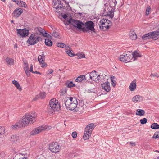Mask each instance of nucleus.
<instances>
[{
  "mask_svg": "<svg viewBox=\"0 0 159 159\" xmlns=\"http://www.w3.org/2000/svg\"><path fill=\"white\" fill-rule=\"evenodd\" d=\"M144 147L147 149H151V147H150V145L148 144H146L144 145Z\"/></svg>",
  "mask_w": 159,
  "mask_h": 159,
  "instance_id": "54",
  "label": "nucleus"
},
{
  "mask_svg": "<svg viewBox=\"0 0 159 159\" xmlns=\"http://www.w3.org/2000/svg\"><path fill=\"white\" fill-rule=\"evenodd\" d=\"M33 73L41 74V73L40 72L37 71H35Z\"/></svg>",
  "mask_w": 159,
  "mask_h": 159,
  "instance_id": "63",
  "label": "nucleus"
},
{
  "mask_svg": "<svg viewBox=\"0 0 159 159\" xmlns=\"http://www.w3.org/2000/svg\"><path fill=\"white\" fill-rule=\"evenodd\" d=\"M50 107L48 108V111L50 114L53 113L55 111H59L60 108V106L58 103L57 100L55 99H52L49 102Z\"/></svg>",
  "mask_w": 159,
  "mask_h": 159,
  "instance_id": "2",
  "label": "nucleus"
},
{
  "mask_svg": "<svg viewBox=\"0 0 159 159\" xmlns=\"http://www.w3.org/2000/svg\"><path fill=\"white\" fill-rule=\"evenodd\" d=\"M18 5L20 7H26L27 5L26 3H25L23 1H20L19 2Z\"/></svg>",
  "mask_w": 159,
  "mask_h": 159,
  "instance_id": "38",
  "label": "nucleus"
},
{
  "mask_svg": "<svg viewBox=\"0 0 159 159\" xmlns=\"http://www.w3.org/2000/svg\"><path fill=\"white\" fill-rule=\"evenodd\" d=\"M7 63L10 65H13L14 63V60L13 59L9 57H7L5 59Z\"/></svg>",
  "mask_w": 159,
  "mask_h": 159,
  "instance_id": "28",
  "label": "nucleus"
},
{
  "mask_svg": "<svg viewBox=\"0 0 159 159\" xmlns=\"http://www.w3.org/2000/svg\"><path fill=\"white\" fill-rule=\"evenodd\" d=\"M140 121L141 124L143 125L147 123V120L146 118H143L142 119H141L140 120Z\"/></svg>",
  "mask_w": 159,
  "mask_h": 159,
  "instance_id": "40",
  "label": "nucleus"
},
{
  "mask_svg": "<svg viewBox=\"0 0 159 159\" xmlns=\"http://www.w3.org/2000/svg\"><path fill=\"white\" fill-rule=\"evenodd\" d=\"M130 37L133 40H135L137 39V35L134 31H130L129 33Z\"/></svg>",
  "mask_w": 159,
  "mask_h": 159,
  "instance_id": "25",
  "label": "nucleus"
},
{
  "mask_svg": "<svg viewBox=\"0 0 159 159\" xmlns=\"http://www.w3.org/2000/svg\"><path fill=\"white\" fill-rule=\"evenodd\" d=\"M35 30L37 34H41L43 36L45 32V31L44 29L40 27H37L36 29Z\"/></svg>",
  "mask_w": 159,
  "mask_h": 159,
  "instance_id": "22",
  "label": "nucleus"
},
{
  "mask_svg": "<svg viewBox=\"0 0 159 159\" xmlns=\"http://www.w3.org/2000/svg\"><path fill=\"white\" fill-rule=\"evenodd\" d=\"M155 36L153 32H151L148 33L142 37V39L143 40H146L148 39H152L154 40H157L156 38L155 39Z\"/></svg>",
  "mask_w": 159,
  "mask_h": 159,
  "instance_id": "12",
  "label": "nucleus"
},
{
  "mask_svg": "<svg viewBox=\"0 0 159 159\" xmlns=\"http://www.w3.org/2000/svg\"><path fill=\"white\" fill-rule=\"evenodd\" d=\"M31 144L32 145L34 146L35 144V143L34 141H32L31 142Z\"/></svg>",
  "mask_w": 159,
  "mask_h": 159,
  "instance_id": "64",
  "label": "nucleus"
},
{
  "mask_svg": "<svg viewBox=\"0 0 159 159\" xmlns=\"http://www.w3.org/2000/svg\"><path fill=\"white\" fill-rule=\"evenodd\" d=\"M99 28L102 31H105L109 29L112 25V23L107 19H102L99 24Z\"/></svg>",
  "mask_w": 159,
  "mask_h": 159,
  "instance_id": "4",
  "label": "nucleus"
},
{
  "mask_svg": "<svg viewBox=\"0 0 159 159\" xmlns=\"http://www.w3.org/2000/svg\"><path fill=\"white\" fill-rule=\"evenodd\" d=\"M53 72V70L52 69H50L48 70L47 72V74H52Z\"/></svg>",
  "mask_w": 159,
  "mask_h": 159,
  "instance_id": "53",
  "label": "nucleus"
},
{
  "mask_svg": "<svg viewBox=\"0 0 159 159\" xmlns=\"http://www.w3.org/2000/svg\"><path fill=\"white\" fill-rule=\"evenodd\" d=\"M24 126H25L23 125L22 124L21 122V121H19L16 123L15 125H12V127L13 129L15 130Z\"/></svg>",
  "mask_w": 159,
  "mask_h": 159,
  "instance_id": "18",
  "label": "nucleus"
},
{
  "mask_svg": "<svg viewBox=\"0 0 159 159\" xmlns=\"http://www.w3.org/2000/svg\"><path fill=\"white\" fill-rule=\"evenodd\" d=\"M45 43L46 45L48 46H51L52 45V41L48 39H46L45 40Z\"/></svg>",
  "mask_w": 159,
  "mask_h": 159,
  "instance_id": "30",
  "label": "nucleus"
},
{
  "mask_svg": "<svg viewBox=\"0 0 159 159\" xmlns=\"http://www.w3.org/2000/svg\"><path fill=\"white\" fill-rule=\"evenodd\" d=\"M21 155H23V154L21 153L16 154L13 158L14 159H22L21 158Z\"/></svg>",
  "mask_w": 159,
  "mask_h": 159,
  "instance_id": "43",
  "label": "nucleus"
},
{
  "mask_svg": "<svg viewBox=\"0 0 159 159\" xmlns=\"http://www.w3.org/2000/svg\"><path fill=\"white\" fill-rule=\"evenodd\" d=\"M17 33L20 36L24 37L28 35L29 30L26 29H17Z\"/></svg>",
  "mask_w": 159,
  "mask_h": 159,
  "instance_id": "13",
  "label": "nucleus"
},
{
  "mask_svg": "<svg viewBox=\"0 0 159 159\" xmlns=\"http://www.w3.org/2000/svg\"><path fill=\"white\" fill-rule=\"evenodd\" d=\"M61 146L59 143L57 142H52L49 143V149L51 152L54 153H56L59 152Z\"/></svg>",
  "mask_w": 159,
  "mask_h": 159,
  "instance_id": "6",
  "label": "nucleus"
},
{
  "mask_svg": "<svg viewBox=\"0 0 159 159\" xmlns=\"http://www.w3.org/2000/svg\"><path fill=\"white\" fill-rule=\"evenodd\" d=\"M81 104H83L82 105H80V106L78 107V110L79 111H83L84 110V107H85V106L84 105L82 102H81Z\"/></svg>",
  "mask_w": 159,
  "mask_h": 159,
  "instance_id": "37",
  "label": "nucleus"
},
{
  "mask_svg": "<svg viewBox=\"0 0 159 159\" xmlns=\"http://www.w3.org/2000/svg\"><path fill=\"white\" fill-rule=\"evenodd\" d=\"M88 127H89L91 130H93L94 128V124L93 123H91L87 126Z\"/></svg>",
  "mask_w": 159,
  "mask_h": 159,
  "instance_id": "41",
  "label": "nucleus"
},
{
  "mask_svg": "<svg viewBox=\"0 0 159 159\" xmlns=\"http://www.w3.org/2000/svg\"><path fill=\"white\" fill-rule=\"evenodd\" d=\"M54 2L55 6H56L54 8V10L57 13L62 12L63 6L61 4V1L60 0H55Z\"/></svg>",
  "mask_w": 159,
  "mask_h": 159,
  "instance_id": "10",
  "label": "nucleus"
},
{
  "mask_svg": "<svg viewBox=\"0 0 159 159\" xmlns=\"http://www.w3.org/2000/svg\"><path fill=\"white\" fill-rule=\"evenodd\" d=\"M132 100L134 102L136 103L143 101V98L141 96L137 95L133 98Z\"/></svg>",
  "mask_w": 159,
  "mask_h": 159,
  "instance_id": "19",
  "label": "nucleus"
},
{
  "mask_svg": "<svg viewBox=\"0 0 159 159\" xmlns=\"http://www.w3.org/2000/svg\"><path fill=\"white\" fill-rule=\"evenodd\" d=\"M52 35V36L54 37L55 38H57L59 36V34L58 33L56 32H53Z\"/></svg>",
  "mask_w": 159,
  "mask_h": 159,
  "instance_id": "48",
  "label": "nucleus"
},
{
  "mask_svg": "<svg viewBox=\"0 0 159 159\" xmlns=\"http://www.w3.org/2000/svg\"><path fill=\"white\" fill-rule=\"evenodd\" d=\"M141 57V55L139 54L137 51H135L132 54L131 57L134 59L133 61L135 60L137 57Z\"/></svg>",
  "mask_w": 159,
  "mask_h": 159,
  "instance_id": "23",
  "label": "nucleus"
},
{
  "mask_svg": "<svg viewBox=\"0 0 159 159\" xmlns=\"http://www.w3.org/2000/svg\"><path fill=\"white\" fill-rule=\"evenodd\" d=\"M154 34L155 36V39L156 38L157 39L159 38V28H158L156 31H153Z\"/></svg>",
  "mask_w": 159,
  "mask_h": 159,
  "instance_id": "32",
  "label": "nucleus"
},
{
  "mask_svg": "<svg viewBox=\"0 0 159 159\" xmlns=\"http://www.w3.org/2000/svg\"><path fill=\"white\" fill-rule=\"evenodd\" d=\"M78 102L75 101L74 102V103H71L70 104L69 103L68 105H65L66 108L67 109L69 110L74 111H77L78 110V108L77 106Z\"/></svg>",
  "mask_w": 159,
  "mask_h": 159,
  "instance_id": "11",
  "label": "nucleus"
},
{
  "mask_svg": "<svg viewBox=\"0 0 159 159\" xmlns=\"http://www.w3.org/2000/svg\"><path fill=\"white\" fill-rule=\"evenodd\" d=\"M29 71L33 73L34 72L33 71V67L30 68V70Z\"/></svg>",
  "mask_w": 159,
  "mask_h": 159,
  "instance_id": "61",
  "label": "nucleus"
},
{
  "mask_svg": "<svg viewBox=\"0 0 159 159\" xmlns=\"http://www.w3.org/2000/svg\"><path fill=\"white\" fill-rule=\"evenodd\" d=\"M72 136L73 138H76L77 136V133L76 132H74L72 133Z\"/></svg>",
  "mask_w": 159,
  "mask_h": 159,
  "instance_id": "52",
  "label": "nucleus"
},
{
  "mask_svg": "<svg viewBox=\"0 0 159 159\" xmlns=\"http://www.w3.org/2000/svg\"><path fill=\"white\" fill-rule=\"evenodd\" d=\"M67 87L69 88H71L75 86V84L72 82H70L68 84H67Z\"/></svg>",
  "mask_w": 159,
  "mask_h": 159,
  "instance_id": "45",
  "label": "nucleus"
},
{
  "mask_svg": "<svg viewBox=\"0 0 159 159\" xmlns=\"http://www.w3.org/2000/svg\"><path fill=\"white\" fill-rule=\"evenodd\" d=\"M75 101V102H77V99L75 97H66L64 99V104L65 105H68L69 103H74Z\"/></svg>",
  "mask_w": 159,
  "mask_h": 159,
  "instance_id": "15",
  "label": "nucleus"
},
{
  "mask_svg": "<svg viewBox=\"0 0 159 159\" xmlns=\"http://www.w3.org/2000/svg\"><path fill=\"white\" fill-rule=\"evenodd\" d=\"M5 129L4 127L0 126V134H3L5 133Z\"/></svg>",
  "mask_w": 159,
  "mask_h": 159,
  "instance_id": "42",
  "label": "nucleus"
},
{
  "mask_svg": "<svg viewBox=\"0 0 159 159\" xmlns=\"http://www.w3.org/2000/svg\"><path fill=\"white\" fill-rule=\"evenodd\" d=\"M51 127L50 126L43 125L33 129L30 133V135H35L43 130H48L51 129Z\"/></svg>",
  "mask_w": 159,
  "mask_h": 159,
  "instance_id": "5",
  "label": "nucleus"
},
{
  "mask_svg": "<svg viewBox=\"0 0 159 159\" xmlns=\"http://www.w3.org/2000/svg\"><path fill=\"white\" fill-rule=\"evenodd\" d=\"M43 36H44L47 37L49 38H51V35L48 34H47L46 32H45L44 35Z\"/></svg>",
  "mask_w": 159,
  "mask_h": 159,
  "instance_id": "55",
  "label": "nucleus"
},
{
  "mask_svg": "<svg viewBox=\"0 0 159 159\" xmlns=\"http://www.w3.org/2000/svg\"><path fill=\"white\" fill-rule=\"evenodd\" d=\"M145 113V111L143 110L138 109L136 110V114L140 116H143Z\"/></svg>",
  "mask_w": 159,
  "mask_h": 159,
  "instance_id": "27",
  "label": "nucleus"
},
{
  "mask_svg": "<svg viewBox=\"0 0 159 159\" xmlns=\"http://www.w3.org/2000/svg\"><path fill=\"white\" fill-rule=\"evenodd\" d=\"M23 12V10L21 8H17L16 9L12 15L13 16L16 18H18Z\"/></svg>",
  "mask_w": 159,
  "mask_h": 159,
  "instance_id": "17",
  "label": "nucleus"
},
{
  "mask_svg": "<svg viewBox=\"0 0 159 159\" xmlns=\"http://www.w3.org/2000/svg\"><path fill=\"white\" fill-rule=\"evenodd\" d=\"M12 84L16 87L17 89L20 91H21L22 89L19 83L16 80H13L12 81Z\"/></svg>",
  "mask_w": 159,
  "mask_h": 159,
  "instance_id": "26",
  "label": "nucleus"
},
{
  "mask_svg": "<svg viewBox=\"0 0 159 159\" xmlns=\"http://www.w3.org/2000/svg\"><path fill=\"white\" fill-rule=\"evenodd\" d=\"M131 57V55L130 52H128L127 53L124 55H120V61L124 62L125 63L131 61L130 59Z\"/></svg>",
  "mask_w": 159,
  "mask_h": 159,
  "instance_id": "9",
  "label": "nucleus"
},
{
  "mask_svg": "<svg viewBox=\"0 0 159 159\" xmlns=\"http://www.w3.org/2000/svg\"><path fill=\"white\" fill-rule=\"evenodd\" d=\"M159 137V132H158L157 133H155L153 136L152 137L153 138H157Z\"/></svg>",
  "mask_w": 159,
  "mask_h": 159,
  "instance_id": "51",
  "label": "nucleus"
},
{
  "mask_svg": "<svg viewBox=\"0 0 159 159\" xmlns=\"http://www.w3.org/2000/svg\"><path fill=\"white\" fill-rule=\"evenodd\" d=\"M41 40V37L38 36L37 34H32L29 37L27 42L30 45H34Z\"/></svg>",
  "mask_w": 159,
  "mask_h": 159,
  "instance_id": "7",
  "label": "nucleus"
},
{
  "mask_svg": "<svg viewBox=\"0 0 159 159\" xmlns=\"http://www.w3.org/2000/svg\"><path fill=\"white\" fill-rule=\"evenodd\" d=\"M67 91V89L66 88H63L60 90L61 95H63L66 94Z\"/></svg>",
  "mask_w": 159,
  "mask_h": 159,
  "instance_id": "39",
  "label": "nucleus"
},
{
  "mask_svg": "<svg viewBox=\"0 0 159 159\" xmlns=\"http://www.w3.org/2000/svg\"><path fill=\"white\" fill-rule=\"evenodd\" d=\"M111 80L112 82L115 83L116 81V78L114 76H112L111 77Z\"/></svg>",
  "mask_w": 159,
  "mask_h": 159,
  "instance_id": "50",
  "label": "nucleus"
},
{
  "mask_svg": "<svg viewBox=\"0 0 159 159\" xmlns=\"http://www.w3.org/2000/svg\"><path fill=\"white\" fill-rule=\"evenodd\" d=\"M69 55H69L70 57L75 55L74 54H73L72 53L71 51L70 52Z\"/></svg>",
  "mask_w": 159,
  "mask_h": 159,
  "instance_id": "60",
  "label": "nucleus"
},
{
  "mask_svg": "<svg viewBox=\"0 0 159 159\" xmlns=\"http://www.w3.org/2000/svg\"><path fill=\"white\" fill-rule=\"evenodd\" d=\"M39 98V96L38 95H36L35 97L34 98L33 100V101H36Z\"/></svg>",
  "mask_w": 159,
  "mask_h": 159,
  "instance_id": "59",
  "label": "nucleus"
},
{
  "mask_svg": "<svg viewBox=\"0 0 159 159\" xmlns=\"http://www.w3.org/2000/svg\"><path fill=\"white\" fill-rule=\"evenodd\" d=\"M153 76V77H157V78L159 76L157 74H151L150 75V76Z\"/></svg>",
  "mask_w": 159,
  "mask_h": 159,
  "instance_id": "58",
  "label": "nucleus"
},
{
  "mask_svg": "<svg viewBox=\"0 0 159 159\" xmlns=\"http://www.w3.org/2000/svg\"><path fill=\"white\" fill-rule=\"evenodd\" d=\"M151 127L153 129H159V125L157 123H154L152 125Z\"/></svg>",
  "mask_w": 159,
  "mask_h": 159,
  "instance_id": "31",
  "label": "nucleus"
},
{
  "mask_svg": "<svg viewBox=\"0 0 159 159\" xmlns=\"http://www.w3.org/2000/svg\"><path fill=\"white\" fill-rule=\"evenodd\" d=\"M62 17L64 19H66L67 18V16L66 14H64L63 16H62Z\"/></svg>",
  "mask_w": 159,
  "mask_h": 159,
  "instance_id": "62",
  "label": "nucleus"
},
{
  "mask_svg": "<svg viewBox=\"0 0 159 159\" xmlns=\"http://www.w3.org/2000/svg\"><path fill=\"white\" fill-rule=\"evenodd\" d=\"M35 116H36L34 114L31 115L30 113H27L22 118L21 120V122L23 125L25 126L31 124L35 122Z\"/></svg>",
  "mask_w": 159,
  "mask_h": 159,
  "instance_id": "1",
  "label": "nucleus"
},
{
  "mask_svg": "<svg viewBox=\"0 0 159 159\" xmlns=\"http://www.w3.org/2000/svg\"><path fill=\"white\" fill-rule=\"evenodd\" d=\"M46 95V93L45 92H41L39 94V97L41 99L44 98Z\"/></svg>",
  "mask_w": 159,
  "mask_h": 159,
  "instance_id": "36",
  "label": "nucleus"
},
{
  "mask_svg": "<svg viewBox=\"0 0 159 159\" xmlns=\"http://www.w3.org/2000/svg\"><path fill=\"white\" fill-rule=\"evenodd\" d=\"M40 64H41L42 66L41 67H44L47 66V64L44 62V61H43L42 63H40Z\"/></svg>",
  "mask_w": 159,
  "mask_h": 159,
  "instance_id": "56",
  "label": "nucleus"
},
{
  "mask_svg": "<svg viewBox=\"0 0 159 159\" xmlns=\"http://www.w3.org/2000/svg\"><path fill=\"white\" fill-rule=\"evenodd\" d=\"M76 55L78 56L79 58H84L85 55L84 54H82L80 53H79L76 54Z\"/></svg>",
  "mask_w": 159,
  "mask_h": 159,
  "instance_id": "44",
  "label": "nucleus"
},
{
  "mask_svg": "<svg viewBox=\"0 0 159 159\" xmlns=\"http://www.w3.org/2000/svg\"><path fill=\"white\" fill-rule=\"evenodd\" d=\"M96 71H93L90 73L89 75L90 78L93 81H95L96 80V78L97 76V74H96Z\"/></svg>",
  "mask_w": 159,
  "mask_h": 159,
  "instance_id": "20",
  "label": "nucleus"
},
{
  "mask_svg": "<svg viewBox=\"0 0 159 159\" xmlns=\"http://www.w3.org/2000/svg\"><path fill=\"white\" fill-rule=\"evenodd\" d=\"M136 88V84L135 80L133 81L130 83L129 87L130 90L131 91H134Z\"/></svg>",
  "mask_w": 159,
  "mask_h": 159,
  "instance_id": "21",
  "label": "nucleus"
},
{
  "mask_svg": "<svg viewBox=\"0 0 159 159\" xmlns=\"http://www.w3.org/2000/svg\"><path fill=\"white\" fill-rule=\"evenodd\" d=\"M102 87L103 89L107 92H109L111 90L110 83L108 82H105L101 84Z\"/></svg>",
  "mask_w": 159,
  "mask_h": 159,
  "instance_id": "16",
  "label": "nucleus"
},
{
  "mask_svg": "<svg viewBox=\"0 0 159 159\" xmlns=\"http://www.w3.org/2000/svg\"><path fill=\"white\" fill-rule=\"evenodd\" d=\"M68 22L69 24H71L74 27L82 31L83 26L84 25L83 22L71 18L68 20Z\"/></svg>",
  "mask_w": 159,
  "mask_h": 159,
  "instance_id": "8",
  "label": "nucleus"
},
{
  "mask_svg": "<svg viewBox=\"0 0 159 159\" xmlns=\"http://www.w3.org/2000/svg\"><path fill=\"white\" fill-rule=\"evenodd\" d=\"M82 31L84 32L89 33L90 31L95 32V29L94 28V24L91 21H88L84 23Z\"/></svg>",
  "mask_w": 159,
  "mask_h": 159,
  "instance_id": "3",
  "label": "nucleus"
},
{
  "mask_svg": "<svg viewBox=\"0 0 159 159\" xmlns=\"http://www.w3.org/2000/svg\"><path fill=\"white\" fill-rule=\"evenodd\" d=\"M23 62L24 64L23 66V69L25 71L29 70V66L27 62L26 61H24Z\"/></svg>",
  "mask_w": 159,
  "mask_h": 159,
  "instance_id": "33",
  "label": "nucleus"
},
{
  "mask_svg": "<svg viewBox=\"0 0 159 159\" xmlns=\"http://www.w3.org/2000/svg\"><path fill=\"white\" fill-rule=\"evenodd\" d=\"M86 80L85 76L83 75H81L77 78L75 79V81L79 83L82 82L84 80Z\"/></svg>",
  "mask_w": 159,
  "mask_h": 159,
  "instance_id": "24",
  "label": "nucleus"
},
{
  "mask_svg": "<svg viewBox=\"0 0 159 159\" xmlns=\"http://www.w3.org/2000/svg\"><path fill=\"white\" fill-rule=\"evenodd\" d=\"M104 76H106V75H105L104 76L103 75H97V76L96 78V80L95 81L97 82L99 80H100V81H102L101 80H102V78H104Z\"/></svg>",
  "mask_w": 159,
  "mask_h": 159,
  "instance_id": "34",
  "label": "nucleus"
},
{
  "mask_svg": "<svg viewBox=\"0 0 159 159\" xmlns=\"http://www.w3.org/2000/svg\"><path fill=\"white\" fill-rule=\"evenodd\" d=\"M111 11L109 12V14H107V15L109 16L111 18H112L114 16V13L112 11V10H111Z\"/></svg>",
  "mask_w": 159,
  "mask_h": 159,
  "instance_id": "47",
  "label": "nucleus"
},
{
  "mask_svg": "<svg viewBox=\"0 0 159 159\" xmlns=\"http://www.w3.org/2000/svg\"><path fill=\"white\" fill-rule=\"evenodd\" d=\"M44 54L39 55L38 57V61L40 63H42L44 61Z\"/></svg>",
  "mask_w": 159,
  "mask_h": 159,
  "instance_id": "29",
  "label": "nucleus"
},
{
  "mask_svg": "<svg viewBox=\"0 0 159 159\" xmlns=\"http://www.w3.org/2000/svg\"><path fill=\"white\" fill-rule=\"evenodd\" d=\"M18 139L17 137H16L15 135H12L11 137V141L13 143L16 142Z\"/></svg>",
  "mask_w": 159,
  "mask_h": 159,
  "instance_id": "35",
  "label": "nucleus"
},
{
  "mask_svg": "<svg viewBox=\"0 0 159 159\" xmlns=\"http://www.w3.org/2000/svg\"><path fill=\"white\" fill-rule=\"evenodd\" d=\"M92 131L93 130H91L89 127L86 126L83 136L84 139V140H87L89 139V136H91Z\"/></svg>",
  "mask_w": 159,
  "mask_h": 159,
  "instance_id": "14",
  "label": "nucleus"
},
{
  "mask_svg": "<svg viewBox=\"0 0 159 159\" xmlns=\"http://www.w3.org/2000/svg\"><path fill=\"white\" fill-rule=\"evenodd\" d=\"M151 8L149 6H148L147 7V8L146 10V15H148L149 14V12L150 11Z\"/></svg>",
  "mask_w": 159,
  "mask_h": 159,
  "instance_id": "49",
  "label": "nucleus"
},
{
  "mask_svg": "<svg viewBox=\"0 0 159 159\" xmlns=\"http://www.w3.org/2000/svg\"><path fill=\"white\" fill-rule=\"evenodd\" d=\"M66 46L65 44L62 43H58L57 44V46L60 48H64Z\"/></svg>",
  "mask_w": 159,
  "mask_h": 159,
  "instance_id": "46",
  "label": "nucleus"
},
{
  "mask_svg": "<svg viewBox=\"0 0 159 159\" xmlns=\"http://www.w3.org/2000/svg\"><path fill=\"white\" fill-rule=\"evenodd\" d=\"M25 73L28 76H29L30 75V71H29V70H27L25 71Z\"/></svg>",
  "mask_w": 159,
  "mask_h": 159,
  "instance_id": "57",
  "label": "nucleus"
}]
</instances>
